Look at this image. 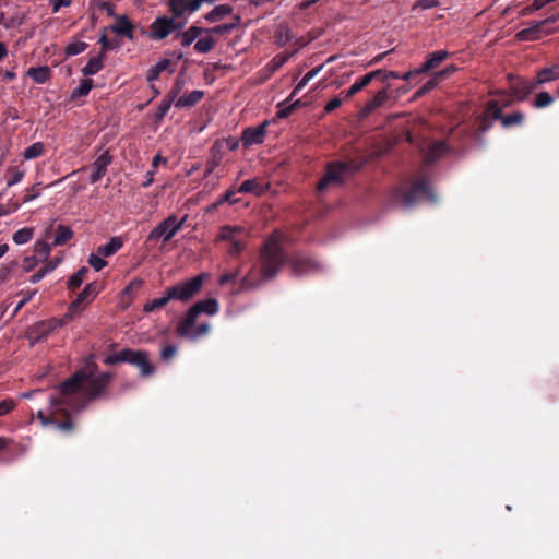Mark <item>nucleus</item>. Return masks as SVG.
I'll return each mask as SVG.
<instances>
[{"mask_svg": "<svg viewBox=\"0 0 559 559\" xmlns=\"http://www.w3.org/2000/svg\"><path fill=\"white\" fill-rule=\"evenodd\" d=\"M110 380L109 372L92 378L86 371L79 370L59 385L58 391L50 396V404L52 407L67 406L80 411L87 401L99 397Z\"/></svg>", "mask_w": 559, "mask_h": 559, "instance_id": "f257e3e1", "label": "nucleus"}, {"mask_svg": "<svg viewBox=\"0 0 559 559\" xmlns=\"http://www.w3.org/2000/svg\"><path fill=\"white\" fill-rule=\"evenodd\" d=\"M289 258L284 250L280 235L271 234L263 242L260 252L258 269L261 280L269 282L277 276L281 269L289 263Z\"/></svg>", "mask_w": 559, "mask_h": 559, "instance_id": "f03ea898", "label": "nucleus"}, {"mask_svg": "<svg viewBox=\"0 0 559 559\" xmlns=\"http://www.w3.org/2000/svg\"><path fill=\"white\" fill-rule=\"evenodd\" d=\"M204 277V274H199L166 288L159 298L147 300L143 306V311L146 313L156 311L164 308L170 300L190 301L201 290Z\"/></svg>", "mask_w": 559, "mask_h": 559, "instance_id": "7ed1b4c3", "label": "nucleus"}, {"mask_svg": "<svg viewBox=\"0 0 559 559\" xmlns=\"http://www.w3.org/2000/svg\"><path fill=\"white\" fill-rule=\"evenodd\" d=\"M362 156L349 160H334L325 166V171L317 185L318 191L322 192L331 186H342L349 176L359 171L365 165Z\"/></svg>", "mask_w": 559, "mask_h": 559, "instance_id": "20e7f679", "label": "nucleus"}, {"mask_svg": "<svg viewBox=\"0 0 559 559\" xmlns=\"http://www.w3.org/2000/svg\"><path fill=\"white\" fill-rule=\"evenodd\" d=\"M120 362H127L139 369L140 377L148 378L155 373V367L150 360V354L146 350L123 348L120 352L108 355L104 364L114 366Z\"/></svg>", "mask_w": 559, "mask_h": 559, "instance_id": "39448f33", "label": "nucleus"}, {"mask_svg": "<svg viewBox=\"0 0 559 559\" xmlns=\"http://www.w3.org/2000/svg\"><path fill=\"white\" fill-rule=\"evenodd\" d=\"M424 198L430 202H435L436 200L427 178L415 181L409 190L395 188L391 195L393 203H401L405 207L414 206L418 200Z\"/></svg>", "mask_w": 559, "mask_h": 559, "instance_id": "423d86ee", "label": "nucleus"}, {"mask_svg": "<svg viewBox=\"0 0 559 559\" xmlns=\"http://www.w3.org/2000/svg\"><path fill=\"white\" fill-rule=\"evenodd\" d=\"M218 310L219 304L215 298H207L197 301L193 306H191L188 309L186 317L181 321H179L176 328L177 334H188L189 328H192L195 324L197 319L200 314L205 313L209 316H214L218 312Z\"/></svg>", "mask_w": 559, "mask_h": 559, "instance_id": "0eeeda50", "label": "nucleus"}, {"mask_svg": "<svg viewBox=\"0 0 559 559\" xmlns=\"http://www.w3.org/2000/svg\"><path fill=\"white\" fill-rule=\"evenodd\" d=\"M187 24V19L177 21L174 16L162 15L154 20L150 25V38L153 40H162L174 32H180Z\"/></svg>", "mask_w": 559, "mask_h": 559, "instance_id": "6e6552de", "label": "nucleus"}, {"mask_svg": "<svg viewBox=\"0 0 559 559\" xmlns=\"http://www.w3.org/2000/svg\"><path fill=\"white\" fill-rule=\"evenodd\" d=\"M558 21L559 14L550 15L527 28L521 29L520 32L516 33L515 37L521 41L538 40L544 36L554 34L557 31V28L552 27L551 25L557 23Z\"/></svg>", "mask_w": 559, "mask_h": 559, "instance_id": "1a4fd4ad", "label": "nucleus"}, {"mask_svg": "<svg viewBox=\"0 0 559 559\" xmlns=\"http://www.w3.org/2000/svg\"><path fill=\"white\" fill-rule=\"evenodd\" d=\"M185 221L186 217L178 221L176 215H169L151 230L147 241L162 239L168 242L182 228Z\"/></svg>", "mask_w": 559, "mask_h": 559, "instance_id": "9d476101", "label": "nucleus"}, {"mask_svg": "<svg viewBox=\"0 0 559 559\" xmlns=\"http://www.w3.org/2000/svg\"><path fill=\"white\" fill-rule=\"evenodd\" d=\"M247 231L240 226L225 225L221 227L218 239L230 242L228 253L233 257L239 255L246 247L241 236H246Z\"/></svg>", "mask_w": 559, "mask_h": 559, "instance_id": "9b49d317", "label": "nucleus"}, {"mask_svg": "<svg viewBox=\"0 0 559 559\" xmlns=\"http://www.w3.org/2000/svg\"><path fill=\"white\" fill-rule=\"evenodd\" d=\"M98 293L97 283L87 284L68 308L67 314H71V320L79 316Z\"/></svg>", "mask_w": 559, "mask_h": 559, "instance_id": "f8f14e48", "label": "nucleus"}, {"mask_svg": "<svg viewBox=\"0 0 559 559\" xmlns=\"http://www.w3.org/2000/svg\"><path fill=\"white\" fill-rule=\"evenodd\" d=\"M293 275L305 276L318 273L322 270V265L316 259L309 255L296 254L289 260Z\"/></svg>", "mask_w": 559, "mask_h": 559, "instance_id": "ddd939ff", "label": "nucleus"}, {"mask_svg": "<svg viewBox=\"0 0 559 559\" xmlns=\"http://www.w3.org/2000/svg\"><path fill=\"white\" fill-rule=\"evenodd\" d=\"M489 111L492 119H499L503 128H511L513 126H521L524 121V114L522 111H514L512 114L502 115L501 107L498 100H489Z\"/></svg>", "mask_w": 559, "mask_h": 559, "instance_id": "4468645a", "label": "nucleus"}, {"mask_svg": "<svg viewBox=\"0 0 559 559\" xmlns=\"http://www.w3.org/2000/svg\"><path fill=\"white\" fill-rule=\"evenodd\" d=\"M71 314H64L61 318H51L49 320H44L37 322L33 326V333L35 334L37 340L47 337L50 333L56 331L59 328L64 326L69 322H71Z\"/></svg>", "mask_w": 559, "mask_h": 559, "instance_id": "2eb2a0df", "label": "nucleus"}, {"mask_svg": "<svg viewBox=\"0 0 559 559\" xmlns=\"http://www.w3.org/2000/svg\"><path fill=\"white\" fill-rule=\"evenodd\" d=\"M269 124V120H264L257 127H248L243 129L240 138L242 146L247 148L252 145L262 144L264 142Z\"/></svg>", "mask_w": 559, "mask_h": 559, "instance_id": "dca6fc26", "label": "nucleus"}, {"mask_svg": "<svg viewBox=\"0 0 559 559\" xmlns=\"http://www.w3.org/2000/svg\"><path fill=\"white\" fill-rule=\"evenodd\" d=\"M508 79L513 96L520 102L524 100L538 87V84H535V80L527 81L523 78H513L512 75H509Z\"/></svg>", "mask_w": 559, "mask_h": 559, "instance_id": "f3484780", "label": "nucleus"}, {"mask_svg": "<svg viewBox=\"0 0 559 559\" xmlns=\"http://www.w3.org/2000/svg\"><path fill=\"white\" fill-rule=\"evenodd\" d=\"M64 406H61V407H53L55 408V413L61 411L62 413H64L66 415V419L64 420H59L55 417V415L52 416H46L44 414L43 411H38L37 413V417L41 420V423L44 425H53L57 429L63 431V432H71L73 431L74 429V423L73 420L70 418L69 414L63 409Z\"/></svg>", "mask_w": 559, "mask_h": 559, "instance_id": "a211bd4d", "label": "nucleus"}, {"mask_svg": "<svg viewBox=\"0 0 559 559\" xmlns=\"http://www.w3.org/2000/svg\"><path fill=\"white\" fill-rule=\"evenodd\" d=\"M112 162V156L109 154V152H104L100 154L96 160L91 165V175H90V182L96 183L98 182L107 173L108 166Z\"/></svg>", "mask_w": 559, "mask_h": 559, "instance_id": "6ab92c4d", "label": "nucleus"}, {"mask_svg": "<svg viewBox=\"0 0 559 559\" xmlns=\"http://www.w3.org/2000/svg\"><path fill=\"white\" fill-rule=\"evenodd\" d=\"M225 152H224V142L221 140H217L214 142L210 150V157L205 165V177L210 176L215 168L222 163L224 159Z\"/></svg>", "mask_w": 559, "mask_h": 559, "instance_id": "aec40b11", "label": "nucleus"}, {"mask_svg": "<svg viewBox=\"0 0 559 559\" xmlns=\"http://www.w3.org/2000/svg\"><path fill=\"white\" fill-rule=\"evenodd\" d=\"M389 99L388 87L380 90L369 102L361 108L359 116L360 118H367L376 109L382 107Z\"/></svg>", "mask_w": 559, "mask_h": 559, "instance_id": "412c9836", "label": "nucleus"}, {"mask_svg": "<svg viewBox=\"0 0 559 559\" xmlns=\"http://www.w3.org/2000/svg\"><path fill=\"white\" fill-rule=\"evenodd\" d=\"M110 31L117 34L118 36H122L128 38L129 40L134 39V24L129 20L127 15H119L116 19V23L112 24Z\"/></svg>", "mask_w": 559, "mask_h": 559, "instance_id": "4be33fe9", "label": "nucleus"}, {"mask_svg": "<svg viewBox=\"0 0 559 559\" xmlns=\"http://www.w3.org/2000/svg\"><path fill=\"white\" fill-rule=\"evenodd\" d=\"M165 4L177 21H182L189 15V0H165Z\"/></svg>", "mask_w": 559, "mask_h": 559, "instance_id": "5701e85b", "label": "nucleus"}, {"mask_svg": "<svg viewBox=\"0 0 559 559\" xmlns=\"http://www.w3.org/2000/svg\"><path fill=\"white\" fill-rule=\"evenodd\" d=\"M269 189V185L263 183L260 179L245 180L238 188L240 193H252L254 195H263Z\"/></svg>", "mask_w": 559, "mask_h": 559, "instance_id": "b1692460", "label": "nucleus"}, {"mask_svg": "<svg viewBox=\"0 0 559 559\" xmlns=\"http://www.w3.org/2000/svg\"><path fill=\"white\" fill-rule=\"evenodd\" d=\"M448 57V52L445 50H438L430 53L427 60L416 69L417 73L429 72L436 68H438L441 62Z\"/></svg>", "mask_w": 559, "mask_h": 559, "instance_id": "393cba45", "label": "nucleus"}, {"mask_svg": "<svg viewBox=\"0 0 559 559\" xmlns=\"http://www.w3.org/2000/svg\"><path fill=\"white\" fill-rule=\"evenodd\" d=\"M559 79V63L543 68L536 73L535 84L538 86L550 83Z\"/></svg>", "mask_w": 559, "mask_h": 559, "instance_id": "a878e982", "label": "nucleus"}, {"mask_svg": "<svg viewBox=\"0 0 559 559\" xmlns=\"http://www.w3.org/2000/svg\"><path fill=\"white\" fill-rule=\"evenodd\" d=\"M447 151V146L444 142H437L431 144L427 152L425 153L424 160L425 164L430 165L436 163Z\"/></svg>", "mask_w": 559, "mask_h": 559, "instance_id": "bb28decb", "label": "nucleus"}, {"mask_svg": "<svg viewBox=\"0 0 559 559\" xmlns=\"http://www.w3.org/2000/svg\"><path fill=\"white\" fill-rule=\"evenodd\" d=\"M171 66H173V62L169 59L164 58V59L159 60L155 66H153L147 71L146 80L148 82H153L158 79V76L160 75V73L163 71H166V70H169V73H173L174 68Z\"/></svg>", "mask_w": 559, "mask_h": 559, "instance_id": "cd10ccee", "label": "nucleus"}, {"mask_svg": "<svg viewBox=\"0 0 559 559\" xmlns=\"http://www.w3.org/2000/svg\"><path fill=\"white\" fill-rule=\"evenodd\" d=\"M104 52H99L97 56L92 57L86 66L82 68V73L85 76L98 73L104 68Z\"/></svg>", "mask_w": 559, "mask_h": 559, "instance_id": "c85d7f7f", "label": "nucleus"}, {"mask_svg": "<svg viewBox=\"0 0 559 559\" xmlns=\"http://www.w3.org/2000/svg\"><path fill=\"white\" fill-rule=\"evenodd\" d=\"M203 32L206 29L192 25L187 31L180 33L177 32V37H180V43L183 47L190 46Z\"/></svg>", "mask_w": 559, "mask_h": 559, "instance_id": "c756f323", "label": "nucleus"}, {"mask_svg": "<svg viewBox=\"0 0 559 559\" xmlns=\"http://www.w3.org/2000/svg\"><path fill=\"white\" fill-rule=\"evenodd\" d=\"M204 97V92L200 90L192 91L186 96L179 97L175 106L177 108L192 107L197 105Z\"/></svg>", "mask_w": 559, "mask_h": 559, "instance_id": "7c9ffc66", "label": "nucleus"}, {"mask_svg": "<svg viewBox=\"0 0 559 559\" xmlns=\"http://www.w3.org/2000/svg\"><path fill=\"white\" fill-rule=\"evenodd\" d=\"M373 76L374 74H365L364 76H361L348 90L342 92L344 98L348 99L358 92H360L362 88L368 86L373 81Z\"/></svg>", "mask_w": 559, "mask_h": 559, "instance_id": "2f4dec72", "label": "nucleus"}, {"mask_svg": "<svg viewBox=\"0 0 559 559\" xmlns=\"http://www.w3.org/2000/svg\"><path fill=\"white\" fill-rule=\"evenodd\" d=\"M123 246V241L120 237H112L106 245H102L97 248V253L103 257H111Z\"/></svg>", "mask_w": 559, "mask_h": 559, "instance_id": "473e14b6", "label": "nucleus"}, {"mask_svg": "<svg viewBox=\"0 0 559 559\" xmlns=\"http://www.w3.org/2000/svg\"><path fill=\"white\" fill-rule=\"evenodd\" d=\"M27 75L36 83L44 84L50 79L51 72L47 66L32 67L28 69Z\"/></svg>", "mask_w": 559, "mask_h": 559, "instance_id": "72a5a7b5", "label": "nucleus"}, {"mask_svg": "<svg viewBox=\"0 0 559 559\" xmlns=\"http://www.w3.org/2000/svg\"><path fill=\"white\" fill-rule=\"evenodd\" d=\"M231 12L233 8L229 4H219L210 11L204 17L207 22L215 23L221 21L226 15H229Z\"/></svg>", "mask_w": 559, "mask_h": 559, "instance_id": "f704fd0d", "label": "nucleus"}, {"mask_svg": "<svg viewBox=\"0 0 559 559\" xmlns=\"http://www.w3.org/2000/svg\"><path fill=\"white\" fill-rule=\"evenodd\" d=\"M73 237V230L69 226L58 225L56 228L53 246H63Z\"/></svg>", "mask_w": 559, "mask_h": 559, "instance_id": "c9c22d12", "label": "nucleus"}, {"mask_svg": "<svg viewBox=\"0 0 559 559\" xmlns=\"http://www.w3.org/2000/svg\"><path fill=\"white\" fill-rule=\"evenodd\" d=\"M88 273V269L86 266H82L76 273H74L68 281L67 287L69 290H75L79 288L84 282L86 275Z\"/></svg>", "mask_w": 559, "mask_h": 559, "instance_id": "e433bc0d", "label": "nucleus"}, {"mask_svg": "<svg viewBox=\"0 0 559 559\" xmlns=\"http://www.w3.org/2000/svg\"><path fill=\"white\" fill-rule=\"evenodd\" d=\"M211 325L207 322H203L195 326L189 328L188 334L179 335L180 337H188L190 340H198L201 336L206 335L210 332Z\"/></svg>", "mask_w": 559, "mask_h": 559, "instance_id": "4c0bfd02", "label": "nucleus"}, {"mask_svg": "<svg viewBox=\"0 0 559 559\" xmlns=\"http://www.w3.org/2000/svg\"><path fill=\"white\" fill-rule=\"evenodd\" d=\"M496 119H492L491 114L489 111V102L486 105V108L484 110V114L480 116L478 120V131L481 133H486L489 131L493 124V121Z\"/></svg>", "mask_w": 559, "mask_h": 559, "instance_id": "58836bf2", "label": "nucleus"}, {"mask_svg": "<svg viewBox=\"0 0 559 559\" xmlns=\"http://www.w3.org/2000/svg\"><path fill=\"white\" fill-rule=\"evenodd\" d=\"M34 236V228L24 227L13 234V241L16 245H24L32 240Z\"/></svg>", "mask_w": 559, "mask_h": 559, "instance_id": "ea45409f", "label": "nucleus"}, {"mask_svg": "<svg viewBox=\"0 0 559 559\" xmlns=\"http://www.w3.org/2000/svg\"><path fill=\"white\" fill-rule=\"evenodd\" d=\"M25 175V170L20 167H9L7 170V186L12 187L19 183Z\"/></svg>", "mask_w": 559, "mask_h": 559, "instance_id": "a19ab883", "label": "nucleus"}, {"mask_svg": "<svg viewBox=\"0 0 559 559\" xmlns=\"http://www.w3.org/2000/svg\"><path fill=\"white\" fill-rule=\"evenodd\" d=\"M93 88V80L92 79H85L81 82V84L75 87L71 93V98H80L87 96L91 90Z\"/></svg>", "mask_w": 559, "mask_h": 559, "instance_id": "79ce46f5", "label": "nucleus"}, {"mask_svg": "<svg viewBox=\"0 0 559 559\" xmlns=\"http://www.w3.org/2000/svg\"><path fill=\"white\" fill-rule=\"evenodd\" d=\"M45 146L41 142H35L31 146L26 147L23 152V157L25 159H34L44 154Z\"/></svg>", "mask_w": 559, "mask_h": 559, "instance_id": "37998d69", "label": "nucleus"}, {"mask_svg": "<svg viewBox=\"0 0 559 559\" xmlns=\"http://www.w3.org/2000/svg\"><path fill=\"white\" fill-rule=\"evenodd\" d=\"M87 47H88V44L85 41H80V40L72 41L66 46L64 53L67 57L76 56V55L85 51L87 49Z\"/></svg>", "mask_w": 559, "mask_h": 559, "instance_id": "c03bdc74", "label": "nucleus"}, {"mask_svg": "<svg viewBox=\"0 0 559 559\" xmlns=\"http://www.w3.org/2000/svg\"><path fill=\"white\" fill-rule=\"evenodd\" d=\"M555 98L548 92H540L533 100V107L540 109L550 106Z\"/></svg>", "mask_w": 559, "mask_h": 559, "instance_id": "a18cd8bd", "label": "nucleus"}, {"mask_svg": "<svg viewBox=\"0 0 559 559\" xmlns=\"http://www.w3.org/2000/svg\"><path fill=\"white\" fill-rule=\"evenodd\" d=\"M215 46V39L213 37H203V38H200L195 44H194V50L200 52V53H206L209 51H211Z\"/></svg>", "mask_w": 559, "mask_h": 559, "instance_id": "49530a36", "label": "nucleus"}, {"mask_svg": "<svg viewBox=\"0 0 559 559\" xmlns=\"http://www.w3.org/2000/svg\"><path fill=\"white\" fill-rule=\"evenodd\" d=\"M301 106V100L297 99L293 104L285 106L284 103L278 105L280 109L276 116L281 119L288 118L297 108Z\"/></svg>", "mask_w": 559, "mask_h": 559, "instance_id": "de8ad7c7", "label": "nucleus"}, {"mask_svg": "<svg viewBox=\"0 0 559 559\" xmlns=\"http://www.w3.org/2000/svg\"><path fill=\"white\" fill-rule=\"evenodd\" d=\"M178 353L175 344H164L160 348L159 357L163 361L169 362Z\"/></svg>", "mask_w": 559, "mask_h": 559, "instance_id": "09e8293b", "label": "nucleus"}, {"mask_svg": "<svg viewBox=\"0 0 559 559\" xmlns=\"http://www.w3.org/2000/svg\"><path fill=\"white\" fill-rule=\"evenodd\" d=\"M320 69L321 68H317L308 71L292 92L289 99H292L300 90H302L308 84V82L317 75Z\"/></svg>", "mask_w": 559, "mask_h": 559, "instance_id": "8fccbe9b", "label": "nucleus"}, {"mask_svg": "<svg viewBox=\"0 0 559 559\" xmlns=\"http://www.w3.org/2000/svg\"><path fill=\"white\" fill-rule=\"evenodd\" d=\"M106 29L107 28L103 29V34L100 35V37L98 39V44L102 46L100 52H104L105 57H106V52L107 51L114 50V49L119 47L118 41H114V40H110V39L107 38V35L105 33Z\"/></svg>", "mask_w": 559, "mask_h": 559, "instance_id": "3c124183", "label": "nucleus"}, {"mask_svg": "<svg viewBox=\"0 0 559 559\" xmlns=\"http://www.w3.org/2000/svg\"><path fill=\"white\" fill-rule=\"evenodd\" d=\"M87 262L96 272H99L107 265V261H105L103 255H99L98 253H91Z\"/></svg>", "mask_w": 559, "mask_h": 559, "instance_id": "603ef678", "label": "nucleus"}, {"mask_svg": "<svg viewBox=\"0 0 559 559\" xmlns=\"http://www.w3.org/2000/svg\"><path fill=\"white\" fill-rule=\"evenodd\" d=\"M173 103H174V100H171L167 96L160 102V104H159V106L157 108V111L155 114L156 120H162L167 115V112L169 111Z\"/></svg>", "mask_w": 559, "mask_h": 559, "instance_id": "864d4df0", "label": "nucleus"}, {"mask_svg": "<svg viewBox=\"0 0 559 559\" xmlns=\"http://www.w3.org/2000/svg\"><path fill=\"white\" fill-rule=\"evenodd\" d=\"M438 83H439V81L436 79V76H433L432 79L427 81L423 86H420L416 91L414 96L418 98V97L426 95L427 93L432 91L438 85Z\"/></svg>", "mask_w": 559, "mask_h": 559, "instance_id": "5fc2aeb1", "label": "nucleus"}, {"mask_svg": "<svg viewBox=\"0 0 559 559\" xmlns=\"http://www.w3.org/2000/svg\"><path fill=\"white\" fill-rule=\"evenodd\" d=\"M143 281L141 278L132 280L129 285L123 289V295L133 297L134 294L143 286Z\"/></svg>", "mask_w": 559, "mask_h": 559, "instance_id": "6e6d98bb", "label": "nucleus"}, {"mask_svg": "<svg viewBox=\"0 0 559 559\" xmlns=\"http://www.w3.org/2000/svg\"><path fill=\"white\" fill-rule=\"evenodd\" d=\"M183 85H185V82L182 79L180 78H177L175 80V83L171 87V90L169 91L167 97H169L171 100L175 102V99L177 98V96L180 94V92L182 91L183 88Z\"/></svg>", "mask_w": 559, "mask_h": 559, "instance_id": "4d7b16f0", "label": "nucleus"}, {"mask_svg": "<svg viewBox=\"0 0 559 559\" xmlns=\"http://www.w3.org/2000/svg\"><path fill=\"white\" fill-rule=\"evenodd\" d=\"M16 407V402L12 399H5L0 402V416H4Z\"/></svg>", "mask_w": 559, "mask_h": 559, "instance_id": "13d9d810", "label": "nucleus"}, {"mask_svg": "<svg viewBox=\"0 0 559 559\" xmlns=\"http://www.w3.org/2000/svg\"><path fill=\"white\" fill-rule=\"evenodd\" d=\"M37 293L36 289L34 290H27V292H21L20 294L23 295L22 299L19 301V304L16 305L15 309H14V313H16L17 311H20L22 309V307H24V305H26L29 300H32V298L35 296V294Z\"/></svg>", "mask_w": 559, "mask_h": 559, "instance_id": "bf43d9fd", "label": "nucleus"}, {"mask_svg": "<svg viewBox=\"0 0 559 559\" xmlns=\"http://www.w3.org/2000/svg\"><path fill=\"white\" fill-rule=\"evenodd\" d=\"M439 5L438 0H417L415 4L413 5V10L421 9V10H428L432 9Z\"/></svg>", "mask_w": 559, "mask_h": 559, "instance_id": "052dcab7", "label": "nucleus"}, {"mask_svg": "<svg viewBox=\"0 0 559 559\" xmlns=\"http://www.w3.org/2000/svg\"><path fill=\"white\" fill-rule=\"evenodd\" d=\"M40 194V191L39 189L37 188V186H33L31 188H27L25 190V194L23 197V203H26V202H29V201H33L34 199H36L38 195Z\"/></svg>", "mask_w": 559, "mask_h": 559, "instance_id": "680f3d73", "label": "nucleus"}, {"mask_svg": "<svg viewBox=\"0 0 559 559\" xmlns=\"http://www.w3.org/2000/svg\"><path fill=\"white\" fill-rule=\"evenodd\" d=\"M203 3L213 4L214 0H189V15L199 11Z\"/></svg>", "mask_w": 559, "mask_h": 559, "instance_id": "e2e57ef3", "label": "nucleus"}, {"mask_svg": "<svg viewBox=\"0 0 559 559\" xmlns=\"http://www.w3.org/2000/svg\"><path fill=\"white\" fill-rule=\"evenodd\" d=\"M287 60H288V56H285V55L275 56L271 61L272 70L280 69Z\"/></svg>", "mask_w": 559, "mask_h": 559, "instance_id": "0e129e2a", "label": "nucleus"}, {"mask_svg": "<svg viewBox=\"0 0 559 559\" xmlns=\"http://www.w3.org/2000/svg\"><path fill=\"white\" fill-rule=\"evenodd\" d=\"M456 71V68L454 66H449L447 68H444L443 70L441 71H438L435 76L438 81H441L445 78H448L449 75H451L452 73H454Z\"/></svg>", "mask_w": 559, "mask_h": 559, "instance_id": "69168bd1", "label": "nucleus"}, {"mask_svg": "<svg viewBox=\"0 0 559 559\" xmlns=\"http://www.w3.org/2000/svg\"><path fill=\"white\" fill-rule=\"evenodd\" d=\"M341 105H342V99L338 97H334L326 103L324 110L326 112H332L333 110L337 109Z\"/></svg>", "mask_w": 559, "mask_h": 559, "instance_id": "338daca9", "label": "nucleus"}, {"mask_svg": "<svg viewBox=\"0 0 559 559\" xmlns=\"http://www.w3.org/2000/svg\"><path fill=\"white\" fill-rule=\"evenodd\" d=\"M238 276V273H225L219 277V284L226 285L228 283L235 282Z\"/></svg>", "mask_w": 559, "mask_h": 559, "instance_id": "774afa93", "label": "nucleus"}]
</instances>
